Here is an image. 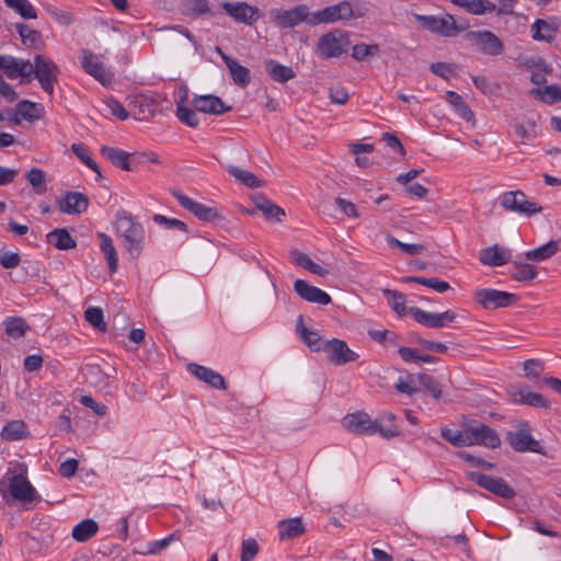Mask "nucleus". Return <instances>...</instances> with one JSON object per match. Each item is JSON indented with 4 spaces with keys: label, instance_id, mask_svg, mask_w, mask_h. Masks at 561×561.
I'll return each mask as SVG.
<instances>
[{
    "label": "nucleus",
    "instance_id": "obj_1",
    "mask_svg": "<svg viewBox=\"0 0 561 561\" xmlns=\"http://www.w3.org/2000/svg\"><path fill=\"white\" fill-rule=\"evenodd\" d=\"M115 229L123 239V247L131 260L141 255L146 232L144 226L126 210L117 211L115 216Z\"/></svg>",
    "mask_w": 561,
    "mask_h": 561
},
{
    "label": "nucleus",
    "instance_id": "obj_2",
    "mask_svg": "<svg viewBox=\"0 0 561 561\" xmlns=\"http://www.w3.org/2000/svg\"><path fill=\"white\" fill-rule=\"evenodd\" d=\"M412 16L423 30L444 37H454L458 35L459 32L468 28V24L458 25L454 16L448 13L444 16L412 13Z\"/></svg>",
    "mask_w": 561,
    "mask_h": 561
},
{
    "label": "nucleus",
    "instance_id": "obj_3",
    "mask_svg": "<svg viewBox=\"0 0 561 561\" xmlns=\"http://www.w3.org/2000/svg\"><path fill=\"white\" fill-rule=\"evenodd\" d=\"M350 46L346 32L335 30L322 35L317 43V53L323 59L336 58L344 54Z\"/></svg>",
    "mask_w": 561,
    "mask_h": 561
},
{
    "label": "nucleus",
    "instance_id": "obj_4",
    "mask_svg": "<svg viewBox=\"0 0 561 561\" xmlns=\"http://www.w3.org/2000/svg\"><path fill=\"white\" fill-rule=\"evenodd\" d=\"M474 301L485 310H495L516 304L519 297L516 294L497 289L483 288L473 294Z\"/></svg>",
    "mask_w": 561,
    "mask_h": 561
},
{
    "label": "nucleus",
    "instance_id": "obj_5",
    "mask_svg": "<svg viewBox=\"0 0 561 561\" xmlns=\"http://www.w3.org/2000/svg\"><path fill=\"white\" fill-rule=\"evenodd\" d=\"M500 203L505 210L528 217L541 213L542 210L541 206H538L535 202L528 201L523 191H510L503 193L500 197Z\"/></svg>",
    "mask_w": 561,
    "mask_h": 561
},
{
    "label": "nucleus",
    "instance_id": "obj_6",
    "mask_svg": "<svg viewBox=\"0 0 561 561\" xmlns=\"http://www.w3.org/2000/svg\"><path fill=\"white\" fill-rule=\"evenodd\" d=\"M59 68L58 66L45 58L43 55L34 57V76L39 81L43 90L53 95L54 85L58 81Z\"/></svg>",
    "mask_w": 561,
    "mask_h": 561
},
{
    "label": "nucleus",
    "instance_id": "obj_7",
    "mask_svg": "<svg viewBox=\"0 0 561 561\" xmlns=\"http://www.w3.org/2000/svg\"><path fill=\"white\" fill-rule=\"evenodd\" d=\"M506 440L515 451L543 454L539 442L531 436L527 422H522L518 430L507 432Z\"/></svg>",
    "mask_w": 561,
    "mask_h": 561
},
{
    "label": "nucleus",
    "instance_id": "obj_8",
    "mask_svg": "<svg viewBox=\"0 0 561 561\" xmlns=\"http://www.w3.org/2000/svg\"><path fill=\"white\" fill-rule=\"evenodd\" d=\"M469 434V444L481 445L488 448H497L501 445V439L495 430L489 425L472 420L467 424Z\"/></svg>",
    "mask_w": 561,
    "mask_h": 561
},
{
    "label": "nucleus",
    "instance_id": "obj_9",
    "mask_svg": "<svg viewBox=\"0 0 561 561\" xmlns=\"http://www.w3.org/2000/svg\"><path fill=\"white\" fill-rule=\"evenodd\" d=\"M467 476L470 481L500 497L511 500L516 495L515 490L507 484L503 478H496L480 472H469Z\"/></svg>",
    "mask_w": 561,
    "mask_h": 561
},
{
    "label": "nucleus",
    "instance_id": "obj_10",
    "mask_svg": "<svg viewBox=\"0 0 561 561\" xmlns=\"http://www.w3.org/2000/svg\"><path fill=\"white\" fill-rule=\"evenodd\" d=\"M354 18V11L350 2L342 1L323 8L312 14L311 24L334 23Z\"/></svg>",
    "mask_w": 561,
    "mask_h": 561
},
{
    "label": "nucleus",
    "instance_id": "obj_11",
    "mask_svg": "<svg viewBox=\"0 0 561 561\" xmlns=\"http://www.w3.org/2000/svg\"><path fill=\"white\" fill-rule=\"evenodd\" d=\"M172 195L176 198L179 204L184 209L192 213L199 220L210 222V221L224 219V217L220 215V213L218 211V209L216 207H208L202 203L195 202L179 191H173Z\"/></svg>",
    "mask_w": 561,
    "mask_h": 561
},
{
    "label": "nucleus",
    "instance_id": "obj_12",
    "mask_svg": "<svg viewBox=\"0 0 561 561\" xmlns=\"http://www.w3.org/2000/svg\"><path fill=\"white\" fill-rule=\"evenodd\" d=\"M323 351L327 353L329 362L337 366L355 362L358 358V355L347 346L346 342L340 339L325 341Z\"/></svg>",
    "mask_w": 561,
    "mask_h": 561
},
{
    "label": "nucleus",
    "instance_id": "obj_13",
    "mask_svg": "<svg viewBox=\"0 0 561 561\" xmlns=\"http://www.w3.org/2000/svg\"><path fill=\"white\" fill-rule=\"evenodd\" d=\"M221 8L236 22L247 25L254 24L261 16L260 10L247 2H222Z\"/></svg>",
    "mask_w": 561,
    "mask_h": 561
},
{
    "label": "nucleus",
    "instance_id": "obj_14",
    "mask_svg": "<svg viewBox=\"0 0 561 561\" xmlns=\"http://www.w3.org/2000/svg\"><path fill=\"white\" fill-rule=\"evenodd\" d=\"M409 312L413 316L416 322L432 329H440L445 325V322H454L457 318V314L451 310H447L442 313H432L417 307H411Z\"/></svg>",
    "mask_w": 561,
    "mask_h": 561
},
{
    "label": "nucleus",
    "instance_id": "obj_15",
    "mask_svg": "<svg viewBox=\"0 0 561 561\" xmlns=\"http://www.w3.org/2000/svg\"><path fill=\"white\" fill-rule=\"evenodd\" d=\"M468 36L474 41L479 50L485 55L497 56L504 50L501 38L491 31H473Z\"/></svg>",
    "mask_w": 561,
    "mask_h": 561
},
{
    "label": "nucleus",
    "instance_id": "obj_16",
    "mask_svg": "<svg viewBox=\"0 0 561 561\" xmlns=\"http://www.w3.org/2000/svg\"><path fill=\"white\" fill-rule=\"evenodd\" d=\"M10 493L22 503H32L39 500V495L27 480L25 473L14 474L10 479Z\"/></svg>",
    "mask_w": 561,
    "mask_h": 561
},
{
    "label": "nucleus",
    "instance_id": "obj_17",
    "mask_svg": "<svg viewBox=\"0 0 561 561\" xmlns=\"http://www.w3.org/2000/svg\"><path fill=\"white\" fill-rule=\"evenodd\" d=\"M115 373L116 369L112 366L103 368L98 364H90L84 367L83 376L89 386L103 390L108 386L110 379Z\"/></svg>",
    "mask_w": 561,
    "mask_h": 561
},
{
    "label": "nucleus",
    "instance_id": "obj_18",
    "mask_svg": "<svg viewBox=\"0 0 561 561\" xmlns=\"http://www.w3.org/2000/svg\"><path fill=\"white\" fill-rule=\"evenodd\" d=\"M508 393L511 399L515 403L529 405L533 408L549 410L551 408V403L547 400L542 394L537 392H531L527 387L525 388H515L511 387L508 389Z\"/></svg>",
    "mask_w": 561,
    "mask_h": 561
},
{
    "label": "nucleus",
    "instance_id": "obj_19",
    "mask_svg": "<svg viewBox=\"0 0 561 561\" xmlns=\"http://www.w3.org/2000/svg\"><path fill=\"white\" fill-rule=\"evenodd\" d=\"M81 66L83 70L95 78L101 83L105 84L112 81V75L106 71L100 58L88 49H82Z\"/></svg>",
    "mask_w": 561,
    "mask_h": 561
},
{
    "label": "nucleus",
    "instance_id": "obj_20",
    "mask_svg": "<svg viewBox=\"0 0 561 561\" xmlns=\"http://www.w3.org/2000/svg\"><path fill=\"white\" fill-rule=\"evenodd\" d=\"M192 104L196 111L205 114L221 115L231 111V106H227L219 96L213 94L195 95Z\"/></svg>",
    "mask_w": 561,
    "mask_h": 561
},
{
    "label": "nucleus",
    "instance_id": "obj_21",
    "mask_svg": "<svg viewBox=\"0 0 561 561\" xmlns=\"http://www.w3.org/2000/svg\"><path fill=\"white\" fill-rule=\"evenodd\" d=\"M294 289L300 298L308 302L327 306L332 301L329 294L316 286L308 284L304 279L295 280Z\"/></svg>",
    "mask_w": 561,
    "mask_h": 561
},
{
    "label": "nucleus",
    "instance_id": "obj_22",
    "mask_svg": "<svg viewBox=\"0 0 561 561\" xmlns=\"http://www.w3.org/2000/svg\"><path fill=\"white\" fill-rule=\"evenodd\" d=\"M479 260L486 266H502L513 262L512 250L499 244H493L480 251Z\"/></svg>",
    "mask_w": 561,
    "mask_h": 561
},
{
    "label": "nucleus",
    "instance_id": "obj_23",
    "mask_svg": "<svg viewBox=\"0 0 561 561\" xmlns=\"http://www.w3.org/2000/svg\"><path fill=\"white\" fill-rule=\"evenodd\" d=\"M308 8L300 4L290 10H277L274 12V20L284 28H291L307 20Z\"/></svg>",
    "mask_w": 561,
    "mask_h": 561
},
{
    "label": "nucleus",
    "instance_id": "obj_24",
    "mask_svg": "<svg viewBox=\"0 0 561 561\" xmlns=\"http://www.w3.org/2000/svg\"><path fill=\"white\" fill-rule=\"evenodd\" d=\"M57 206L62 213L78 215L88 209L89 198L82 193L67 192L61 199H58Z\"/></svg>",
    "mask_w": 561,
    "mask_h": 561
},
{
    "label": "nucleus",
    "instance_id": "obj_25",
    "mask_svg": "<svg viewBox=\"0 0 561 561\" xmlns=\"http://www.w3.org/2000/svg\"><path fill=\"white\" fill-rule=\"evenodd\" d=\"M187 370L192 375H194L198 380L204 381L205 383L209 385L215 389H226V381L224 377L208 367L198 365L196 363H190L187 365Z\"/></svg>",
    "mask_w": 561,
    "mask_h": 561
},
{
    "label": "nucleus",
    "instance_id": "obj_26",
    "mask_svg": "<svg viewBox=\"0 0 561 561\" xmlns=\"http://www.w3.org/2000/svg\"><path fill=\"white\" fill-rule=\"evenodd\" d=\"M216 50L220 54L224 62L229 69L233 82L241 88L247 87L251 81L250 70L240 65L236 59L226 55L219 47H217Z\"/></svg>",
    "mask_w": 561,
    "mask_h": 561
},
{
    "label": "nucleus",
    "instance_id": "obj_27",
    "mask_svg": "<svg viewBox=\"0 0 561 561\" xmlns=\"http://www.w3.org/2000/svg\"><path fill=\"white\" fill-rule=\"evenodd\" d=\"M346 427L358 434H374L375 420L365 412H356L346 416Z\"/></svg>",
    "mask_w": 561,
    "mask_h": 561
},
{
    "label": "nucleus",
    "instance_id": "obj_28",
    "mask_svg": "<svg viewBox=\"0 0 561 561\" xmlns=\"http://www.w3.org/2000/svg\"><path fill=\"white\" fill-rule=\"evenodd\" d=\"M253 203L255 208L262 211L267 220L279 222L282 221V217L285 216V210L282 207L274 204L262 194H256L253 196Z\"/></svg>",
    "mask_w": 561,
    "mask_h": 561
},
{
    "label": "nucleus",
    "instance_id": "obj_29",
    "mask_svg": "<svg viewBox=\"0 0 561 561\" xmlns=\"http://www.w3.org/2000/svg\"><path fill=\"white\" fill-rule=\"evenodd\" d=\"M278 537L280 540H289L301 536L305 526L299 517L283 519L277 524Z\"/></svg>",
    "mask_w": 561,
    "mask_h": 561
},
{
    "label": "nucleus",
    "instance_id": "obj_30",
    "mask_svg": "<svg viewBox=\"0 0 561 561\" xmlns=\"http://www.w3.org/2000/svg\"><path fill=\"white\" fill-rule=\"evenodd\" d=\"M100 152L116 168L124 171L133 170L129 161L130 154L128 152L110 146H102Z\"/></svg>",
    "mask_w": 561,
    "mask_h": 561
},
{
    "label": "nucleus",
    "instance_id": "obj_31",
    "mask_svg": "<svg viewBox=\"0 0 561 561\" xmlns=\"http://www.w3.org/2000/svg\"><path fill=\"white\" fill-rule=\"evenodd\" d=\"M296 331L311 351L318 352L323 350L324 342H322L321 336L318 332L311 331L304 325V316L301 314L297 319Z\"/></svg>",
    "mask_w": 561,
    "mask_h": 561
},
{
    "label": "nucleus",
    "instance_id": "obj_32",
    "mask_svg": "<svg viewBox=\"0 0 561 561\" xmlns=\"http://www.w3.org/2000/svg\"><path fill=\"white\" fill-rule=\"evenodd\" d=\"M46 240L49 244H53L58 250L65 251L75 249L77 247V242L65 228H57L51 230L46 236Z\"/></svg>",
    "mask_w": 561,
    "mask_h": 561
},
{
    "label": "nucleus",
    "instance_id": "obj_33",
    "mask_svg": "<svg viewBox=\"0 0 561 561\" xmlns=\"http://www.w3.org/2000/svg\"><path fill=\"white\" fill-rule=\"evenodd\" d=\"M450 2L474 15L493 12L496 8L490 0H450Z\"/></svg>",
    "mask_w": 561,
    "mask_h": 561
},
{
    "label": "nucleus",
    "instance_id": "obj_34",
    "mask_svg": "<svg viewBox=\"0 0 561 561\" xmlns=\"http://www.w3.org/2000/svg\"><path fill=\"white\" fill-rule=\"evenodd\" d=\"M265 70L267 75L276 82L285 83L295 78L293 68L284 66L274 59L265 61Z\"/></svg>",
    "mask_w": 561,
    "mask_h": 561
},
{
    "label": "nucleus",
    "instance_id": "obj_35",
    "mask_svg": "<svg viewBox=\"0 0 561 561\" xmlns=\"http://www.w3.org/2000/svg\"><path fill=\"white\" fill-rule=\"evenodd\" d=\"M98 238L100 239L101 250L107 261L108 270L111 273H115L118 267V257L113 240L104 232H99Z\"/></svg>",
    "mask_w": 561,
    "mask_h": 561
},
{
    "label": "nucleus",
    "instance_id": "obj_36",
    "mask_svg": "<svg viewBox=\"0 0 561 561\" xmlns=\"http://www.w3.org/2000/svg\"><path fill=\"white\" fill-rule=\"evenodd\" d=\"M98 530V523L94 519L87 518L73 527L71 535L76 541L85 542L91 539Z\"/></svg>",
    "mask_w": 561,
    "mask_h": 561
},
{
    "label": "nucleus",
    "instance_id": "obj_37",
    "mask_svg": "<svg viewBox=\"0 0 561 561\" xmlns=\"http://www.w3.org/2000/svg\"><path fill=\"white\" fill-rule=\"evenodd\" d=\"M559 251V243L556 240H550L546 244L529 250L525 253V259L533 262H541L552 257Z\"/></svg>",
    "mask_w": 561,
    "mask_h": 561
},
{
    "label": "nucleus",
    "instance_id": "obj_38",
    "mask_svg": "<svg viewBox=\"0 0 561 561\" xmlns=\"http://www.w3.org/2000/svg\"><path fill=\"white\" fill-rule=\"evenodd\" d=\"M533 38L535 41L552 42L557 35L558 28L547 21L538 19L531 25Z\"/></svg>",
    "mask_w": 561,
    "mask_h": 561
},
{
    "label": "nucleus",
    "instance_id": "obj_39",
    "mask_svg": "<svg viewBox=\"0 0 561 561\" xmlns=\"http://www.w3.org/2000/svg\"><path fill=\"white\" fill-rule=\"evenodd\" d=\"M28 436L26 424L21 420H14L4 425L1 437L5 440H19Z\"/></svg>",
    "mask_w": 561,
    "mask_h": 561
},
{
    "label": "nucleus",
    "instance_id": "obj_40",
    "mask_svg": "<svg viewBox=\"0 0 561 561\" xmlns=\"http://www.w3.org/2000/svg\"><path fill=\"white\" fill-rule=\"evenodd\" d=\"M515 271L511 273V277L517 282H529L538 276V271L535 265L523 263L522 261L513 260L512 262Z\"/></svg>",
    "mask_w": 561,
    "mask_h": 561
},
{
    "label": "nucleus",
    "instance_id": "obj_41",
    "mask_svg": "<svg viewBox=\"0 0 561 561\" xmlns=\"http://www.w3.org/2000/svg\"><path fill=\"white\" fill-rule=\"evenodd\" d=\"M227 170L231 176L250 188H259L264 184L263 181L259 180L252 172L242 170L236 165H229Z\"/></svg>",
    "mask_w": 561,
    "mask_h": 561
},
{
    "label": "nucleus",
    "instance_id": "obj_42",
    "mask_svg": "<svg viewBox=\"0 0 561 561\" xmlns=\"http://www.w3.org/2000/svg\"><path fill=\"white\" fill-rule=\"evenodd\" d=\"M5 333L12 339L22 337L30 329L23 318L9 317L3 321Z\"/></svg>",
    "mask_w": 561,
    "mask_h": 561
},
{
    "label": "nucleus",
    "instance_id": "obj_43",
    "mask_svg": "<svg viewBox=\"0 0 561 561\" xmlns=\"http://www.w3.org/2000/svg\"><path fill=\"white\" fill-rule=\"evenodd\" d=\"M529 94L540 96V100L547 104L561 102V89L554 84L543 88H534L529 91Z\"/></svg>",
    "mask_w": 561,
    "mask_h": 561
},
{
    "label": "nucleus",
    "instance_id": "obj_44",
    "mask_svg": "<svg viewBox=\"0 0 561 561\" xmlns=\"http://www.w3.org/2000/svg\"><path fill=\"white\" fill-rule=\"evenodd\" d=\"M403 282L416 283V284L430 287L438 293H445L450 288V286L447 282L435 278V277L426 278L423 276H405L403 278Z\"/></svg>",
    "mask_w": 561,
    "mask_h": 561
},
{
    "label": "nucleus",
    "instance_id": "obj_45",
    "mask_svg": "<svg viewBox=\"0 0 561 561\" xmlns=\"http://www.w3.org/2000/svg\"><path fill=\"white\" fill-rule=\"evenodd\" d=\"M26 180L37 195H43L46 193V173L42 169L32 168L26 173Z\"/></svg>",
    "mask_w": 561,
    "mask_h": 561
},
{
    "label": "nucleus",
    "instance_id": "obj_46",
    "mask_svg": "<svg viewBox=\"0 0 561 561\" xmlns=\"http://www.w3.org/2000/svg\"><path fill=\"white\" fill-rule=\"evenodd\" d=\"M4 3L25 20L37 19V11L28 0H4Z\"/></svg>",
    "mask_w": 561,
    "mask_h": 561
},
{
    "label": "nucleus",
    "instance_id": "obj_47",
    "mask_svg": "<svg viewBox=\"0 0 561 561\" xmlns=\"http://www.w3.org/2000/svg\"><path fill=\"white\" fill-rule=\"evenodd\" d=\"M382 293L387 297L388 302L394 312L399 316L408 313V309L405 307L407 296L404 294L392 289H383Z\"/></svg>",
    "mask_w": 561,
    "mask_h": 561
},
{
    "label": "nucleus",
    "instance_id": "obj_48",
    "mask_svg": "<svg viewBox=\"0 0 561 561\" xmlns=\"http://www.w3.org/2000/svg\"><path fill=\"white\" fill-rule=\"evenodd\" d=\"M71 151L83 164L95 172L99 179L102 178L98 163L89 156L88 149L83 144H72Z\"/></svg>",
    "mask_w": 561,
    "mask_h": 561
},
{
    "label": "nucleus",
    "instance_id": "obj_49",
    "mask_svg": "<svg viewBox=\"0 0 561 561\" xmlns=\"http://www.w3.org/2000/svg\"><path fill=\"white\" fill-rule=\"evenodd\" d=\"M442 437L456 447L470 446L467 424L462 431L443 430Z\"/></svg>",
    "mask_w": 561,
    "mask_h": 561
},
{
    "label": "nucleus",
    "instance_id": "obj_50",
    "mask_svg": "<svg viewBox=\"0 0 561 561\" xmlns=\"http://www.w3.org/2000/svg\"><path fill=\"white\" fill-rule=\"evenodd\" d=\"M181 10L187 15H202L209 11L207 0H181Z\"/></svg>",
    "mask_w": 561,
    "mask_h": 561
},
{
    "label": "nucleus",
    "instance_id": "obj_51",
    "mask_svg": "<svg viewBox=\"0 0 561 561\" xmlns=\"http://www.w3.org/2000/svg\"><path fill=\"white\" fill-rule=\"evenodd\" d=\"M19 61L13 56L2 55L0 56V70L2 69L9 79H16L22 73Z\"/></svg>",
    "mask_w": 561,
    "mask_h": 561
},
{
    "label": "nucleus",
    "instance_id": "obj_52",
    "mask_svg": "<svg viewBox=\"0 0 561 561\" xmlns=\"http://www.w3.org/2000/svg\"><path fill=\"white\" fill-rule=\"evenodd\" d=\"M386 241L391 248H398L403 253L409 254V255H417L425 249V247L423 244L405 243V242L398 240L397 238H394L391 234H388L386 237Z\"/></svg>",
    "mask_w": 561,
    "mask_h": 561
},
{
    "label": "nucleus",
    "instance_id": "obj_53",
    "mask_svg": "<svg viewBox=\"0 0 561 561\" xmlns=\"http://www.w3.org/2000/svg\"><path fill=\"white\" fill-rule=\"evenodd\" d=\"M18 114L30 122L39 119L38 105L34 102L23 100L16 104Z\"/></svg>",
    "mask_w": 561,
    "mask_h": 561
},
{
    "label": "nucleus",
    "instance_id": "obj_54",
    "mask_svg": "<svg viewBox=\"0 0 561 561\" xmlns=\"http://www.w3.org/2000/svg\"><path fill=\"white\" fill-rule=\"evenodd\" d=\"M84 318L89 324L101 332L106 331V323L103 318V311L99 307H89L84 311Z\"/></svg>",
    "mask_w": 561,
    "mask_h": 561
},
{
    "label": "nucleus",
    "instance_id": "obj_55",
    "mask_svg": "<svg viewBox=\"0 0 561 561\" xmlns=\"http://www.w3.org/2000/svg\"><path fill=\"white\" fill-rule=\"evenodd\" d=\"M15 30L24 45L34 46L37 42L41 41V33L36 30L30 28L26 24L16 23Z\"/></svg>",
    "mask_w": 561,
    "mask_h": 561
},
{
    "label": "nucleus",
    "instance_id": "obj_56",
    "mask_svg": "<svg viewBox=\"0 0 561 561\" xmlns=\"http://www.w3.org/2000/svg\"><path fill=\"white\" fill-rule=\"evenodd\" d=\"M379 54V46L377 44H357L352 49V57L357 61H363L368 57H374Z\"/></svg>",
    "mask_w": 561,
    "mask_h": 561
},
{
    "label": "nucleus",
    "instance_id": "obj_57",
    "mask_svg": "<svg viewBox=\"0 0 561 561\" xmlns=\"http://www.w3.org/2000/svg\"><path fill=\"white\" fill-rule=\"evenodd\" d=\"M195 111L196 110H192L181 103H178L176 116L180 122L186 124L187 126L197 127L199 124V119Z\"/></svg>",
    "mask_w": 561,
    "mask_h": 561
},
{
    "label": "nucleus",
    "instance_id": "obj_58",
    "mask_svg": "<svg viewBox=\"0 0 561 561\" xmlns=\"http://www.w3.org/2000/svg\"><path fill=\"white\" fill-rule=\"evenodd\" d=\"M417 379L419 382L424 388H426L435 399H439L442 397V386L433 376L421 373L417 375Z\"/></svg>",
    "mask_w": 561,
    "mask_h": 561
},
{
    "label": "nucleus",
    "instance_id": "obj_59",
    "mask_svg": "<svg viewBox=\"0 0 561 561\" xmlns=\"http://www.w3.org/2000/svg\"><path fill=\"white\" fill-rule=\"evenodd\" d=\"M525 377L527 379L538 378L545 369V363L540 359L530 358L523 363Z\"/></svg>",
    "mask_w": 561,
    "mask_h": 561
},
{
    "label": "nucleus",
    "instance_id": "obj_60",
    "mask_svg": "<svg viewBox=\"0 0 561 561\" xmlns=\"http://www.w3.org/2000/svg\"><path fill=\"white\" fill-rule=\"evenodd\" d=\"M260 551L257 541L253 538H248L242 541L240 561H250L254 559Z\"/></svg>",
    "mask_w": 561,
    "mask_h": 561
},
{
    "label": "nucleus",
    "instance_id": "obj_61",
    "mask_svg": "<svg viewBox=\"0 0 561 561\" xmlns=\"http://www.w3.org/2000/svg\"><path fill=\"white\" fill-rule=\"evenodd\" d=\"M473 84L484 94H495L500 90V84L491 82L486 77L477 76L472 78Z\"/></svg>",
    "mask_w": 561,
    "mask_h": 561
},
{
    "label": "nucleus",
    "instance_id": "obj_62",
    "mask_svg": "<svg viewBox=\"0 0 561 561\" xmlns=\"http://www.w3.org/2000/svg\"><path fill=\"white\" fill-rule=\"evenodd\" d=\"M21 256L18 252L8 251L4 249L0 250V264L3 268L11 270L19 266Z\"/></svg>",
    "mask_w": 561,
    "mask_h": 561
},
{
    "label": "nucleus",
    "instance_id": "obj_63",
    "mask_svg": "<svg viewBox=\"0 0 561 561\" xmlns=\"http://www.w3.org/2000/svg\"><path fill=\"white\" fill-rule=\"evenodd\" d=\"M379 420H375V433H379L383 438H392L400 435V430L396 424H383Z\"/></svg>",
    "mask_w": 561,
    "mask_h": 561
},
{
    "label": "nucleus",
    "instance_id": "obj_64",
    "mask_svg": "<svg viewBox=\"0 0 561 561\" xmlns=\"http://www.w3.org/2000/svg\"><path fill=\"white\" fill-rule=\"evenodd\" d=\"M430 70L434 75H436L445 80H448L449 77L455 72L456 66L454 64H447V62L439 61V62L432 64L430 66Z\"/></svg>",
    "mask_w": 561,
    "mask_h": 561
}]
</instances>
